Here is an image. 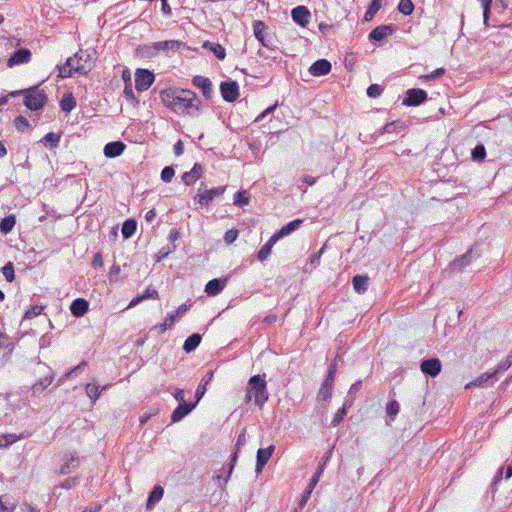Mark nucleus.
Instances as JSON below:
<instances>
[{
	"instance_id": "obj_21",
	"label": "nucleus",
	"mask_w": 512,
	"mask_h": 512,
	"mask_svg": "<svg viewBox=\"0 0 512 512\" xmlns=\"http://www.w3.org/2000/svg\"><path fill=\"white\" fill-rule=\"evenodd\" d=\"M227 281V278L212 279L206 284L205 292L209 296H216L225 288Z\"/></svg>"
},
{
	"instance_id": "obj_41",
	"label": "nucleus",
	"mask_w": 512,
	"mask_h": 512,
	"mask_svg": "<svg viewBox=\"0 0 512 512\" xmlns=\"http://www.w3.org/2000/svg\"><path fill=\"white\" fill-rule=\"evenodd\" d=\"M331 451H328L324 456L323 458L321 459V461L319 462L318 466H317V470L315 472V474L312 476V484L313 485H316L320 479V476L321 474L323 473L324 469H325V466L330 458V455H331Z\"/></svg>"
},
{
	"instance_id": "obj_9",
	"label": "nucleus",
	"mask_w": 512,
	"mask_h": 512,
	"mask_svg": "<svg viewBox=\"0 0 512 512\" xmlns=\"http://www.w3.org/2000/svg\"><path fill=\"white\" fill-rule=\"evenodd\" d=\"M396 31L393 24L380 25L374 28L368 35L370 42H380Z\"/></svg>"
},
{
	"instance_id": "obj_34",
	"label": "nucleus",
	"mask_w": 512,
	"mask_h": 512,
	"mask_svg": "<svg viewBox=\"0 0 512 512\" xmlns=\"http://www.w3.org/2000/svg\"><path fill=\"white\" fill-rule=\"evenodd\" d=\"M201 340H202V337H201V335L199 333H194V334L190 335L184 341L183 350L186 353L193 352L199 346Z\"/></svg>"
},
{
	"instance_id": "obj_40",
	"label": "nucleus",
	"mask_w": 512,
	"mask_h": 512,
	"mask_svg": "<svg viewBox=\"0 0 512 512\" xmlns=\"http://www.w3.org/2000/svg\"><path fill=\"white\" fill-rule=\"evenodd\" d=\"M16 224V218L14 215H9L4 217L0 221V232L3 234H8L12 231Z\"/></svg>"
},
{
	"instance_id": "obj_46",
	"label": "nucleus",
	"mask_w": 512,
	"mask_h": 512,
	"mask_svg": "<svg viewBox=\"0 0 512 512\" xmlns=\"http://www.w3.org/2000/svg\"><path fill=\"white\" fill-rule=\"evenodd\" d=\"M87 396L95 402L100 396V386L96 383H89L85 387Z\"/></svg>"
},
{
	"instance_id": "obj_44",
	"label": "nucleus",
	"mask_w": 512,
	"mask_h": 512,
	"mask_svg": "<svg viewBox=\"0 0 512 512\" xmlns=\"http://www.w3.org/2000/svg\"><path fill=\"white\" fill-rule=\"evenodd\" d=\"M176 321V314L169 313L165 319V321L161 324L154 326L155 330H158L160 333L165 332L167 329L171 328Z\"/></svg>"
},
{
	"instance_id": "obj_55",
	"label": "nucleus",
	"mask_w": 512,
	"mask_h": 512,
	"mask_svg": "<svg viewBox=\"0 0 512 512\" xmlns=\"http://www.w3.org/2000/svg\"><path fill=\"white\" fill-rule=\"evenodd\" d=\"M18 440V437L15 434H6L0 436V448L8 447L9 445L15 443Z\"/></svg>"
},
{
	"instance_id": "obj_3",
	"label": "nucleus",
	"mask_w": 512,
	"mask_h": 512,
	"mask_svg": "<svg viewBox=\"0 0 512 512\" xmlns=\"http://www.w3.org/2000/svg\"><path fill=\"white\" fill-rule=\"evenodd\" d=\"M265 375H254L248 381V389L246 393V402L250 401L252 394L255 398V404L262 408L263 405L268 401V390L267 383L264 379Z\"/></svg>"
},
{
	"instance_id": "obj_25",
	"label": "nucleus",
	"mask_w": 512,
	"mask_h": 512,
	"mask_svg": "<svg viewBox=\"0 0 512 512\" xmlns=\"http://www.w3.org/2000/svg\"><path fill=\"white\" fill-rule=\"evenodd\" d=\"M155 45H156L158 54L160 52H164L168 55L169 52H177L183 45V42H181L179 40H166V41L155 42Z\"/></svg>"
},
{
	"instance_id": "obj_7",
	"label": "nucleus",
	"mask_w": 512,
	"mask_h": 512,
	"mask_svg": "<svg viewBox=\"0 0 512 512\" xmlns=\"http://www.w3.org/2000/svg\"><path fill=\"white\" fill-rule=\"evenodd\" d=\"M428 94L420 88H411L406 91L402 104L405 106H418L427 101Z\"/></svg>"
},
{
	"instance_id": "obj_17",
	"label": "nucleus",
	"mask_w": 512,
	"mask_h": 512,
	"mask_svg": "<svg viewBox=\"0 0 512 512\" xmlns=\"http://www.w3.org/2000/svg\"><path fill=\"white\" fill-rule=\"evenodd\" d=\"M203 172L204 166L200 163H195L190 171L185 172L182 175V181L185 183L186 186H190L201 178Z\"/></svg>"
},
{
	"instance_id": "obj_24",
	"label": "nucleus",
	"mask_w": 512,
	"mask_h": 512,
	"mask_svg": "<svg viewBox=\"0 0 512 512\" xmlns=\"http://www.w3.org/2000/svg\"><path fill=\"white\" fill-rule=\"evenodd\" d=\"M158 55L157 48L154 43L138 45L135 50V56L142 59H151Z\"/></svg>"
},
{
	"instance_id": "obj_28",
	"label": "nucleus",
	"mask_w": 512,
	"mask_h": 512,
	"mask_svg": "<svg viewBox=\"0 0 512 512\" xmlns=\"http://www.w3.org/2000/svg\"><path fill=\"white\" fill-rule=\"evenodd\" d=\"M497 372L494 370L492 372H485L478 376L473 382L469 383L466 388L471 386L477 387H487L492 384V380L496 377Z\"/></svg>"
},
{
	"instance_id": "obj_23",
	"label": "nucleus",
	"mask_w": 512,
	"mask_h": 512,
	"mask_svg": "<svg viewBox=\"0 0 512 512\" xmlns=\"http://www.w3.org/2000/svg\"><path fill=\"white\" fill-rule=\"evenodd\" d=\"M89 310V302L84 298H77L70 305L71 314L77 318L84 316Z\"/></svg>"
},
{
	"instance_id": "obj_54",
	"label": "nucleus",
	"mask_w": 512,
	"mask_h": 512,
	"mask_svg": "<svg viewBox=\"0 0 512 512\" xmlns=\"http://www.w3.org/2000/svg\"><path fill=\"white\" fill-rule=\"evenodd\" d=\"M175 170L172 166H165L161 171V180L165 183H169L174 177Z\"/></svg>"
},
{
	"instance_id": "obj_5",
	"label": "nucleus",
	"mask_w": 512,
	"mask_h": 512,
	"mask_svg": "<svg viewBox=\"0 0 512 512\" xmlns=\"http://www.w3.org/2000/svg\"><path fill=\"white\" fill-rule=\"evenodd\" d=\"M31 88L35 89L25 94L23 103L31 111L41 110L45 106L48 97L44 90L38 89V85L32 86Z\"/></svg>"
},
{
	"instance_id": "obj_12",
	"label": "nucleus",
	"mask_w": 512,
	"mask_h": 512,
	"mask_svg": "<svg viewBox=\"0 0 512 512\" xmlns=\"http://www.w3.org/2000/svg\"><path fill=\"white\" fill-rule=\"evenodd\" d=\"M274 450H275V445H273V444L268 446L267 448L258 449L257 455H256V466H255V472L257 474H260L262 472L264 466L269 461Z\"/></svg>"
},
{
	"instance_id": "obj_11",
	"label": "nucleus",
	"mask_w": 512,
	"mask_h": 512,
	"mask_svg": "<svg viewBox=\"0 0 512 512\" xmlns=\"http://www.w3.org/2000/svg\"><path fill=\"white\" fill-rule=\"evenodd\" d=\"M79 466V457L76 452L65 454L63 463L60 465L58 474L67 475Z\"/></svg>"
},
{
	"instance_id": "obj_49",
	"label": "nucleus",
	"mask_w": 512,
	"mask_h": 512,
	"mask_svg": "<svg viewBox=\"0 0 512 512\" xmlns=\"http://www.w3.org/2000/svg\"><path fill=\"white\" fill-rule=\"evenodd\" d=\"M14 126L17 131L25 132L30 128V123L24 116L20 115L14 119Z\"/></svg>"
},
{
	"instance_id": "obj_13",
	"label": "nucleus",
	"mask_w": 512,
	"mask_h": 512,
	"mask_svg": "<svg viewBox=\"0 0 512 512\" xmlns=\"http://www.w3.org/2000/svg\"><path fill=\"white\" fill-rule=\"evenodd\" d=\"M192 84L202 91L205 99L209 100L212 98L213 88L212 82L209 78L200 75L194 76Z\"/></svg>"
},
{
	"instance_id": "obj_6",
	"label": "nucleus",
	"mask_w": 512,
	"mask_h": 512,
	"mask_svg": "<svg viewBox=\"0 0 512 512\" xmlns=\"http://www.w3.org/2000/svg\"><path fill=\"white\" fill-rule=\"evenodd\" d=\"M155 80L152 71L145 68H138L135 72V88L139 92L148 90Z\"/></svg>"
},
{
	"instance_id": "obj_32",
	"label": "nucleus",
	"mask_w": 512,
	"mask_h": 512,
	"mask_svg": "<svg viewBox=\"0 0 512 512\" xmlns=\"http://www.w3.org/2000/svg\"><path fill=\"white\" fill-rule=\"evenodd\" d=\"M202 47L206 50H209L210 52H212L214 54V56L218 59V60H224L225 57H226V50L225 48L219 44V43H214V42H210V41H205L202 45Z\"/></svg>"
},
{
	"instance_id": "obj_51",
	"label": "nucleus",
	"mask_w": 512,
	"mask_h": 512,
	"mask_svg": "<svg viewBox=\"0 0 512 512\" xmlns=\"http://www.w3.org/2000/svg\"><path fill=\"white\" fill-rule=\"evenodd\" d=\"M249 203V196L246 191H238L234 194V204L242 207Z\"/></svg>"
},
{
	"instance_id": "obj_30",
	"label": "nucleus",
	"mask_w": 512,
	"mask_h": 512,
	"mask_svg": "<svg viewBox=\"0 0 512 512\" xmlns=\"http://www.w3.org/2000/svg\"><path fill=\"white\" fill-rule=\"evenodd\" d=\"M370 278L367 275H355L352 278L353 289L358 294H364L368 290Z\"/></svg>"
},
{
	"instance_id": "obj_57",
	"label": "nucleus",
	"mask_w": 512,
	"mask_h": 512,
	"mask_svg": "<svg viewBox=\"0 0 512 512\" xmlns=\"http://www.w3.org/2000/svg\"><path fill=\"white\" fill-rule=\"evenodd\" d=\"M512 365V351L507 355L506 359L500 362L495 369L497 373L508 370Z\"/></svg>"
},
{
	"instance_id": "obj_16",
	"label": "nucleus",
	"mask_w": 512,
	"mask_h": 512,
	"mask_svg": "<svg viewBox=\"0 0 512 512\" xmlns=\"http://www.w3.org/2000/svg\"><path fill=\"white\" fill-rule=\"evenodd\" d=\"M196 407V403L181 402L171 414V422L177 423L185 418Z\"/></svg>"
},
{
	"instance_id": "obj_35",
	"label": "nucleus",
	"mask_w": 512,
	"mask_h": 512,
	"mask_svg": "<svg viewBox=\"0 0 512 512\" xmlns=\"http://www.w3.org/2000/svg\"><path fill=\"white\" fill-rule=\"evenodd\" d=\"M351 405H352V400L346 399L343 406L341 408H339L337 410V412L335 413V415L331 421V426L336 427L343 421V419L347 415V409Z\"/></svg>"
},
{
	"instance_id": "obj_10",
	"label": "nucleus",
	"mask_w": 512,
	"mask_h": 512,
	"mask_svg": "<svg viewBox=\"0 0 512 512\" xmlns=\"http://www.w3.org/2000/svg\"><path fill=\"white\" fill-rule=\"evenodd\" d=\"M31 51L28 48H20L14 51L7 60V66L12 68L17 65L28 63L31 60Z\"/></svg>"
},
{
	"instance_id": "obj_56",
	"label": "nucleus",
	"mask_w": 512,
	"mask_h": 512,
	"mask_svg": "<svg viewBox=\"0 0 512 512\" xmlns=\"http://www.w3.org/2000/svg\"><path fill=\"white\" fill-rule=\"evenodd\" d=\"M175 250H176V245L175 244H172V245L167 246V247H162L159 250V252H158L156 261L160 262V261L164 260L165 258L168 257V255L170 253L174 252Z\"/></svg>"
},
{
	"instance_id": "obj_15",
	"label": "nucleus",
	"mask_w": 512,
	"mask_h": 512,
	"mask_svg": "<svg viewBox=\"0 0 512 512\" xmlns=\"http://www.w3.org/2000/svg\"><path fill=\"white\" fill-rule=\"evenodd\" d=\"M291 17L295 23L301 27H306L309 23L311 13L306 6L300 5L292 9Z\"/></svg>"
},
{
	"instance_id": "obj_59",
	"label": "nucleus",
	"mask_w": 512,
	"mask_h": 512,
	"mask_svg": "<svg viewBox=\"0 0 512 512\" xmlns=\"http://www.w3.org/2000/svg\"><path fill=\"white\" fill-rule=\"evenodd\" d=\"M239 232L237 229H229L226 231L224 235V241L226 244H232L238 237Z\"/></svg>"
},
{
	"instance_id": "obj_38",
	"label": "nucleus",
	"mask_w": 512,
	"mask_h": 512,
	"mask_svg": "<svg viewBox=\"0 0 512 512\" xmlns=\"http://www.w3.org/2000/svg\"><path fill=\"white\" fill-rule=\"evenodd\" d=\"M136 229H137L136 220H134L132 218L125 220L124 223L122 224V228H121L123 238L124 239L131 238L135 234Z\"/></svg>"
},
{
	"instance_id": "obj_53",
	"label": "nucleus",
	"mask_w": 512,
	"mask_h": 512,
	"mask_svg": "<svg viewBox=\"0 0 512 512\" xmlns=\"http://www.w3.org/2000/svg\"><path fill=\"white\" fill-rule=\"evenodd\" d=\"M44 306L34 305L31 306L24 314L23 319H32L42 313Z\"/></svg>"
},
{
	"instance_id": "obj_60",
	"label": "nucleus",
	"mask_w": 512,
	"mask_h": 512,
	"mask_svg": "<svg viewBox=\"0 0 512 512\" xmlns=\"http://www.w3.org/2000/svg\"><path fill=\"white\" fill-rule=\"evenodd\" d=\"M325 248H326V245H323L320 250H318L317 252H315L311 255V257H310L311 265H313L314 267L319 265L320 258L322 256V254L324 253Z\"/></svg>"
},
{
	"instance_id": "obj_39",
	"label": "nucleus",
	"mask_w": 512,
	"mask_h": 512,
	"mask_svg": "<svg viewBox=\"0 0 512 512\" xmlns=\"http://www.w3.org/2000/svg\"><path fill=\"white\" fill-rule=\"evenodd\" d=\"M60 138V134L49 132L41 139V143H43L45 147H49L51 149L56 148L59 146Z\"/></svg>"
},
{
	"instance_id": "obj_43",
	"label": "nucleus",
	"mask_w": 512,
	"mask_h": 512,
	"mask_svg": "<svg viewBox=\"0 0 512 512\" xmlns=\"http://www.w3.org/2000/svg\"><path fill=\"white\" fill-rule=\"evenodd\" d=\"M486 157V149L482 143L477 144L471 151V158L473 161L481 162Z\"/></svg>"
},
{
	"instance_id": "obj_37",
	"label": "nucleus",
	"mask_w": 512,
	"mask_h": 512,
	"mask_svg": "<svg viewBox=\"0 0 512 512\" xmlns=\"http://www.w3.org/2000/svg\"><path fill=\"white\" fill-rule=\"evenodd\" d=\"M76 107V100L72 93H65L60 100V108L66 113H70Z\"/></svg>"
},
{
	"instance_id": "obj_61",
	"label": "nucleus",
	"mask_w": 512,
	"mask_h": 512,
	"mask_svg": "<svg viewBox=\"0 0 512 512\" xmlns=\"http://www.w3.org/2000/svg\"><path fill=\"white\" fill-rule=\"evenodd\" d=\"M142 296L145 299H158L159 294L158 291L151 286L147 287L146 290L142 293Z\"/></svg>"
},
{
	"instance_id": "obj_42",
	"label": "nucleus",
	"mask_w": 512,
	"mask_h": 512,
	"mask_svg": "<svg viewBox=\"0 0 512 512\" xmlns=\"http://www.w3.org/2000/svg\"><path fill=\"white\" fill-rule=\"evenodd\" d=\"M380 1L381 0H371V3L369 4V6H368V8H367V10L365 12V15H364V21L368 22V21H371L373 19L375 14L381 8Z\"/></svg>"
},
{
	"instance_id": "obj_8",
	"label": "nucleus",
	"mask_w": 512,
	"mask_h": 512,
	"mask_svg": "<svg viewBox=\"0 0 512 512\" xmlns=\"http://www.w3.org/2000/svg\"><path fill=\"white\" fill-rule=\"evenodd\" d=\"M220 93L226 102L232 103L239 97V85L233 80L222 81L220 83Z\"/></svg>"
},
{
	"instance_id": "obj_47",
	"label": "nucleus",
	"mask_w": 512,
	"mask_h": 512,
	"mask_svg": "<svg viewBox=\"0 0 512 512\" xmlns=\"http://www.w3.org/2000/svg\"><path fill=\"white\" fill-rule=\"evenodd\" d=\"M398 11L406 16L411 15L414 11V4L412 0H400L398 4Z\"/></svg>"
},
{
	"instance_id": "obj_2",
	"label": "nucleus",
	"mask_w": 512,
	"mask_h": 512,
	"mask_svg": "<svg viewBox=\"0 0 512 512\" xmlns=\"http://www.w3.org/2000/svg\"><path fill=\"white\" fill-rule=\"evenodd\" d=\"M90 55L86 51L79 50L73 56L67 58L62 65H57L58 76L61 78L71 77L73 72L86 74L91 67L88 64Z\"/></svg>"
},
{
	"instance_id": "obj_45",
	"label": "nucleus",
	"mask_w": 512,
	"mask_h": 512,
	"mask_svg": "<svg viewBox=\"0 0 512 512\" xmlns=\"http://www.w3.org/2000/svg\"><path fill=\"white\" fill-rule=\"evenodd\" d=\"M123 93H124V96L126 97V99L131 102L132 104H138V99L136 98L134 92H133V88H132V83H131V77L128 76V79L126 80V83L124 85V90H123Z\"/></svg>"
},
{
	"instance_id": "obj_27",
	"label": "nucleus",
	"mask_w": 512,
	"mask_h": 512,
	"mask_svg": "<svg viewBox=\"0 0 512 512\" xmlns=\"http://www.w3.org/2000/svg\"><path fill=\"white\" fill-rule=\"evenodd\" d=\"M303 222V219H295L282 226L281 229L273 235L277 238V240H280L281 238L286 237L297 230Z\"/></svg>"
},
{
	"instance_id": "obj_63",
	"label": "nucleus",
	"mask_w": 512,
	"mask_h": 512,
	"mask_svg": "<svg viewBox=\"0 0 512 512\" xmlns=\"http://www.w3.org/2000/svg\"><path fill=\"white\" fill-rule=\"evenodd\" d=\"M277 107V103L269 106L268 108H266L257 118H256V122H260L262 120H264L268 115L272 114L275 109Z\"/></svg>"
},
{
	"instance_id": "obj_22",
	"label": "nucleus",
	"mask_w": 512,
	"mask_h": 512,
	"mask_svg": "<svg viewBox=\"0 0 512 512\" xmlns=\"http://www.w3.org/2000/svg\"><path fill=\"white\" fill-rule=\"evenodd\" d=\"M126 148V145L122 141L109 142L104 147V155L107 158H115L120 156Z\"/></svg>"
},
{
	"instance_id": "obj_18",
	"label": "nucleus",
	"mask_w": 512,
	"mask_h": 512,
	"mask_svg": "<svg viewBox=\"0 0 512 512\" xmlns=\"http://www.w3.org/2000/svg\"><path fill=\"white\" fill-rule=\"evenodd\" d=\"M331 68V63L327 59H319L310 66L309 72L313 76H324L330 73Z\"/></svg>"
},
{
	"instance_id": "obj_14",
	"label": "nucleus",
	"mask_w": 512,
	"mask_h": 512,
	"mask_svg": "<svg viewBox=\"0 0 512 512\" xmlns=\"http://www.w3.org/2000/svg\"><path fill=\"white\" fill-rule=\"evenodd\" d=\"M420 368L424 374L436 377L441 372V362L438 358L424 359L420 364Z\"/></svg>"
},
{
	"instance_id": "obj_36",
	"label": "nucleus",
	"mask_w": 512,
	"mask_h": 512,
	"mask_svg": "<svg viewBox=\"0 0 512 512\" xmlns=\"http://www.w3.org/2000/svg\"><path fill=\"white\" fill-rule=\"evenodd\" d=\"M277 238L272 235L270 237V239L267 241L266 244H264L261 249L258 251V254H257V258L259 261L263 262L265 261L268 256L270 255L271 253V250H272V247L274 246V244L277 242Z\"/></svg>"
},
{
	"instance_id": "obj_29",
	"label": "nucleus",
	"mask_w": 512,
	"mask_h": 512,
	"mask_svg": "<svg viewBox=\"0 0 512 512\" xmlns=\"http://www.w3.org/2000/svg\"><path fill=\"white\" fill-rule=\"evenodd\" d=\"M335 378L326 375L321 388L318 392V399L328 400L332 395Z\"/></svg>"
},
{
	"instance_id": "obj_64",
	"label": "nucleus",
	"mask_w": 512,
	"mask_h": 512,
	"mask_svg": "<svg viewBox=\"0 0 512 512\" xmlns=\"http://www.w3.org/2000/svg\"><path fill=\"white\" fill-rule=\"evenodd\" d=\"M206 390H207V385L204 384V383H200L196 389V392H195V398H196V401L194 403H198L200 401V399L204 396V394L206 393Z\"/></svg>"
},
{
	"instance_id": "obj_1",
	"label": "nucleus",
	"mask_w": 512,
	"mask_h": 512,
	"mask_svg": "<svg viewBox=\"0 0 512 512\" xmlns=\"http://www.w3.org/2000/svg\"><path fill=\"white\" fill-rule=\"evenodd\" d=\"M160 99L168 109L179 115L197 116L202 103L195 92L180 88H167L160 91Z\"/></svg>"
},
{
	"instance_id": "obj_33",
	"label": "nucleus",
	"mask_w": 512,
	"mask_h": 512,
	"mask_svg": "<svg viewBox=\"0 0 512 512\" xmlns=\"http://www.w3.org/2000/svg\"><path fill=\"white\" fill-rule=\"evenodd\" d=\"M405 128H406V125H405V123L403 121L396 120V121H392V122H389V123L385 124L379 130V134L383 135L385 133H399V132L404 131Z\"/></svg>"
},
{
	"instance_id": "obj_20",
	"label": "nucleus",
	"mask_w": 512,
	"mask_h": 512,
	"mask_svg": "<svg viewBox=\"0 0 512 512\" xmlns=\"http://www.w3.org/2000/svg\"><path fill=\"white\" fill-rule=\"evenodd\" d=\"M48 370V374H46L42 379L38 380L32 385L31 390L33 396L41 394L54 381V373L49 367Z\"/></svg>"
},
{
	"instance_id": "obj_31",
	"label": "nucleus",
	"mask_w": 512,
	"mask_h": 512,
	"mask_svg": "<svg viewBox=\"0 0 512 512\" xmlns=\"http://www.w3.org/2000/svg\"><path fill=\"white\" fill-rule=\"evenodd\" d=\"M474 257V253L472 249H469L466 253L463 255L456 257L453 262L451 263L452 268H457L458 270H462L466 266H468L472 258Z\"/></svg>"
},
{
	"instance_id": "obj_48",
	"label": "nucleus",
	"mask_w": 512,
	"mask_h": 512,
	"mask_svg": "<svg viewBox=\"0 0 512 512\" xmlns=\"http://www.w3.org/2000/svg\"><path fill=\"white\" fill-rule=\"evenodd\" d=\"M400 411V405L396 400H390L386 405V413L391 418V420H394L397 414Z\"/></svg>"
},
{
	"instance_id": "obj_50",
	"label": "nucleus",
	"mask_w": 512,
	"mask_h": 512,
	"mask_svg": "<svg viewBox=\"0 0 512 512\" xmlns=\"http://www.w3.org/2000/svg\"><path fill=\"white\" fill-rule=\"evenodd\" d=\"M478 1L481 3L482 8H483L484 25L488 27L492 0H478Z\"/></svg>"
},
{
	"instance_id": "obj_4",
	"label": "nucleus",
	"mask_w": 512,
	"mask_h": 512,
	"mask_svg": "<svg viewBox=\"0 0 512 512\" xmlns=\"http://www.w3.org/2000/svg\"><path fill=\"white\" fill-rule=\"evenodd\" d=\"M225 190L226 186H218L211 189H206V184L201 182L198 192L194 196V201L200 206L207 207L216 197L221 196Z\"/></svg>"
},
{
	"instance_id": "obj_62",
	"label": "nucleus",
	"mask_w": 512,
	"mask_h": 512,
	"mask_svg": "<svg viewBox=\"0 0 512 512\" xmlns=\"http://www.w3.org/2000/svg\"><path fill=\"white\" fill-rule=\"evenodd\" d=\"M193 305V302L192 301H187L186 303L180 305L177 310L175 312H173L174 314H176V317L177 316H182L184 315Z\"/></svg>"
},
{
	"instance_id": "obj_58",
	"label": "nucleus",
	"mask_w": 512,
	"mask_h": 512,
	"mask_svg": "<svg viewBox=\"0 0 512 512\" xmlns=\"http://www.w3.org/2000/svg\"><path fill=\"white\" fill-rule=\"evenodd\" d=\"M383 90H384L383 87L380 86L379 84H371L367 88V95L370 98H377V97H379L381 95Z\"/></svg>"
},
{
	"instance_id": "obj_52",
	"label": "nucleus",
	"mask_w": 512,
	"mask_h": 512,
	"mask_svg": "<svg viewBox=\"0 0 512 512\" xmlns=\"http://www.w3.org/2000/svg\"><path fill=\"white\" fill-rule=\"evenodd\" d=\"M2 273L8 282H13L15 279L14 265L12 262H7L2 268Z\"/></svg>"
},
{
	"instance_id": "obj_26",
	"label": "nucleus",
	"mask_w": 512,
	"mask_h": 512,
	"mask_svg": "<svg viewBox=\"0 0 512 512\" xmlns=\"http://www.w3.org/2000/svg\"><path fill=\"white\" fill-rule=\"evenodd\" d=\"M164 495V489L161 485H155L149 493L147 502H146V510L151 511L156 503H158Z\"/></svg>"
},
{
	"instance_id": "obj_19",
	"label": "nucleus",
	"mask_w": 512,
	"mask_h": 512,
	"mask_svg": "<svg viewBox=\"0 0 512 512\" xmlns=\"http://www.w3.org/2000/svg\"><path fill=\"white\" fill-rule=\"evenodd\" d=\"M267 26L261 20H255L253 22V32L256 39L266 48L273 49L272 44L269 40L265 39L264 32L266 31Z\"/></svg>"
}]
</instances>
